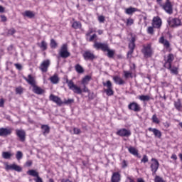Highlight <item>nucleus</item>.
<instances>
[{
	"instance_id": "nucleus-1",
	"label": "nucleus",
	"mask_w": 182,
	"mask_h": 182,
	"mask_svg": "<svg viewBox=\"0 0 182 182\" xmlns=\"http://www.w3.org/2000/svg\"><path fill=\"white\" fill-rule=\"evenodd\" d=\"M66 83L70 90H73V93H75L76 95H82V92H84V93H90V90L86 87V85H84L83 89L82 90L80 87L75 85L72 80H69L68 79H66Z\"/></svg>"
},
{
	"instance_id": "nucleus-2",
	"label": "nucleus",
	"mask_w": 182,
	"mask_h": 182,
	"mask_svg": "<svg viewBox=\"0 0 182 182\" xmlns=\"http://www.w3.org/2000/svg\"><path fill=\"white\" fill-rule=\"evenodd\" d=\"M93 48L96 49V50L106 52L109 48V44L107 43H101L95 41L93 44Z\"/></svg>"
},
{
	"instance_id": "nucleus-3",
	"label": "nucleus",
	"mask_w": 182,
	"mask_h": 182,
	"mask_svg": "<svg viewBox=\"0 0 182 182\" xmlns=\"http://www.w3.org/2000/svg\"><path fill=\"white\" fill-rule=\"evenodd\" d=\"M141 53H143L144 58H151V56H153V49H151V45L147 44L146 46H143Z\"/></svg>"
},
{
	"instance_id": "nucleus-4",
	"label": "nucleus",
	"mask_w": 182,
	"mask_h": 182,
	"mask_svg": "<svg viewBox=\"0 0 182 182\" xmlns=\"http://www.w3.org/2000/svg\"><path fill=\"white\" fill-rule=\"evenodd\" d=\"M161 7L166 14L168 15H172L173 14V4H171V1L170 0H166L165 4H161Z\"/></svg>"
},
{
	"instance_id": "nucleus-5",
	"label": "nucleus",
	"mask_w": 182,
	"mask_h": 182,
	"mask_svg": "<svg viewBox=\"0 0 182 182\" xmlns=\"http://www.w3.org/2000/svg\"><path fill=\"white\" fill-rule=\"evenodd\" d=\"M59 55L63 59H66L70 56V53L68 50V44H63L59 51Z\"/></svg>"
},
{
	"instance_id": "nucleus-6",
	"label": "nucleus",
	"mask_w": 182,
	"mask_h": 182,
	"mask_svg": "<svg viewBox=\"0 0 182 182\" xmlns=\"http://www.w3.org/2000/svg\"><path fill=\"white\" fill-rule=\"evenodd\" d=\"M102 85L107 87V89L105 90L107 96H113L114 92L113 91L112 82L110 80H107L106 82H103Z\"/></svg>"
},
{
	"instance_id": "nucleus-7",
	"label": "nucleus",
	"mask_w": 182,
	"mask_h": 182,
	"mask_svg": "<svg viewBox=\"0 0 182 182\" xmlns=\"http://www.w3.org/2000/svg\"><path fill=\"white\" fill-rule=\"evenodd\" d=\"M168 25L171 26V28H174V26H181V20L177 18H171L169 17L167 19Z\"/></svg>"
},
{
	"instance_id": "nucleus-8",
	"label": "nucleus",
	"mask_w": 182,
	"mask_h": 182,
	"mask_svg": "<svg viewBox=\"0 0 182 182\" xmlns=\"http://www.w3.org/2000/svg\"><path fill=\"white\" fill-rule=\"evenodd\" d=\"M151 161H152L150 166L152 176H156V173H157V170H159V167H160V163H159V161L154 158H152Z\"/></svg>"
},
{
	"instance_id": "nucleus-9",
	"label": "nucleus",
	"mask_w": 182,
	"mask_h": 182,
	"mask_svg": "<svg viewBox=\"0 0 182 182\" xmlns=\"http://www.w3.org/2000/svg\"><path fill=\"white\" fill-rule=\"evenodd\" d=\"M82 57L84 58V60H95L96 59V55H95V53H93L90 50H87L84 51L82 53Z\"/></svg>"
},
{
	"instance_id": "nucleus-10",
	"label": "nucleus",
	"mask_w": 182,
	"mask_h": 182,
	"mask_svg": "<svg viewBox=\"0 0 182 182\" xmlns=\"http://www.w3.org/2000/svg\"><path fill=\"white\" fill-rule=\"evenodd\" d=\"M116 134L117 136H120V137H130L132 136V131L130 129H127L126 128H122L119 129Z\"/></svg>"
},
{
	"instance_id": "nucleus-11",
	"label": "nucleus",
	"mask_w": 182,
	"mask_h": 182,
	"mask_svg": "<svg viewBox=\"0 0 182 182\" xmlns=\"http://www.w3.org/2000/svg\"><path fill=\"white\" fill-rule=\"evenodd\" d=\"M50 66V60L48 59L46 60H43L40 66H39V69L40 70H41V72L43 73H46V72H48L49 67Z\"/></svg>"
},
{
	"instance_id": "nucleus-12",
	"label": "nucleus",
	"mask_w": 182,
	"mask_h": 182,
	"mask_svg": "<svg viewBox=\"0 0 182 182\" xmlns=\"http://www.w3.org/2000/svg\"><path fill=\"white\" fill-rule=\"evenodd\" d=\"M152 26L156 29H160L161 28V25H163V21L160 16H154L152 19Z\"/></svg>"
},
{
	"instance_id": "nucleus-13",
	"label": "nucleus",
	"mask_w": 182,
	"mask_h": 182,
	"mask_svg": "<svg viewBox=\"0 0 182 182\" xmlns=\"http://www.w3.org/2000/svg\"><path fill=\"white\" fill-rule=\"evenodd\" d=\"M136 38L132 37L131 41L129 43V50L127 53V58H130L132 55H133V52H134V48H136Z\"/></svg>"
},
{
	"instance_id": "nucleus-14",
	"label": "nucleus",
	"mask_w": 182,
	"mask_h": 182,
	"mask_svg": "<svg viewBox=\"0 0 182 182\" xmlns=\"http://www.w3.org/2000/svg\"><path fill=\"white\" fill-rule=\"evenodd\" d=\"M128 109L132 112H139L141 110V107L137 102H132L128 105Z\"/></svg>"
},
{
	"instance_id": "nucleus-15",
	"label": "nucleus",
	"mask_w": 182,
	"mask_h": 182,
	"mask_svg": "<svg viewBox=\"0 0 182 182\" xmlns=\"http://www.w3.org/2000/svg\"><path fill=\"white\" fill-rule=\"evenodd\" d=\"M49 100H50L51 102H53L54 103L58 105V106H61L63 105V101H62L60 97L55 96L53 94H51L50 95Z\"/></svg>"
},
{
	"instance_id": "nucleus-16",
	"label": "nucleus",
	"mask_w": 182,
	"mask_h": 182,
	"mask_svg": "<svg viewBox=\"0 0 182 182\" xmlns=\"http://www.w3.org/2000/svg\"><path fill=\"white\" fill-rule=\"evenodd\" d=\"M23 79L28 83V85H31V86L34 87L36 85V81L35 80V77L32 76V75L29 74L28 75V77L26 76H23Z\"/></svg>"
},
{
	"instance_id": "nucleus-17",
	"label": "nucleus",
	"mask_w": 182,
	"mask_h": 182,
	"mask_svg": "<svg viewBox=\"0 0 182 182\" xmlns=\"http://www.w3.org/2000/svg\"><path fill=\"white\" fill-rule=\"evenodd\" d=\"M173 60H174V55L173 54H168L167 56V59L165 62L164 67L165 68H171V63H173Z\"/></svg>"
},
{
	"instance_id": "nucleus-18",
	"label": "nucleus",
	"mask_w": 182,
	"mask_h": 182,
	"mask_svg": "<svg viewBox=\"0 0 182 182\" xmlns=\"http://www.w3.org/2000/svg\"><path fill=\"white\" fill-rule=\"evenodd\" d=\"M16 134L19 138L21 141H25V139L26 136V133L23 129H16Z\"/></svg>"
},
{
	"instance_id": "nucleus-19",
	"label": "nucleus",
	"mask_w": 182,
	"mask_h": 182,
	"mask_svg": "<svg viewBox=\"0 0 182 182\" xmlns=\"http://www.w3.org/2000/svg\"><path fill=\"white\" fill-rule=\"evenodd\" d=\"M12 133L11 129L8 128H0V136L1 137H6V136H9Z\"/></svg>"
},
{
	"instance_id": "nucleus-20",
	"label": "nucleus",
	"mask_w": 182,
	"mask_h": 182,
	"mask_svg": "<svg viewBox=\"0 0 182 182\" xmlns=\"http://www.w3.org/2000/svg\"><path fill=\"white\" fill-rule=\"evenodd\" d=\"M122 180V176L119 172H114L111 177V182H120Z\"/></svg>"
},
{
	"instance_id": "nucleus-21",
	"label": "nucleus",
	"mask_w": 182,
	"mask_h": 182,
	"mask_svg": "<svg viewBox=\"0 0 182 182\" xmlns=\"http://www.w3.org/2000/svg\"><path fill=\"white\" fill-rule=\"evenodd\" d=\"M149 132H151L155 137H157L158 139H161V131L159 130L156 128H151L149 127L148 129Z\"/></svg>"
},
{
	"instance_id": "nucleus-22",
	"label": "nucleus",
	"mask_w": 182,
	"mask_h": 182,
	"mask_svg": "<svg viewBox=\"0 0 182 182\" xmlns=\"http://www.w3.org/2000/svg\"><path fill=\"white\" fill-rule=\"evenodd\" d=\"M6 168L7 170H14L15 171H18V172L22 171V168H21V166L15 164H13L11 165H7Z\"/></svg>"
},
{
	"instance_id": "nucleus-23",
	"label": "nucleus",
	"mask_w": 182,
	"mask_h": 182,
	"mask_svg": "<svg viewBox=\"0 0 182 182\" xmlns=\"http://www.w3.org/2000/svg\"><path fill=\"white\" fill-rule=\"evenodd\" d=\"M159 43H161L162 45H164L166 49H168V48H170V42L164 39V36L159 38Z\"/></svg>"
},
{
	"instance_id": "nucleus-24",
	"label": "nucleus",
	"mask_w": 182,
	"mask_h": 182,
	"mask_svg": "<svg viewBox=\"0 0 182 182\" xmlns=\"http://www.w3.org/2000/svg\"><path fill=\"white\" fill-rule=\"evenodd\" d=\"M128 151L129 153H130V154H132V156L139 157V150H137L136 148L133 146H129L128 147Z\"/></svg>"
},
{
	"instance_id": "nucleus-25",
	"label": "nucleus",
	"mask_w": 182,
	"mask_h": 182,
	"mask_svg": "<svg viewBox=\"0 0 182 182\" xmlns=\"http://www.w3.org/2000/svg\"><path fill=\"white\" fill-rule=\"evenodd\" d=\"M23 16H26L27 18H29L30 19H32V18H35V13L33 11H31L29 10H27L24 11L22 14Z\"/></svg>"
},
{
	"instance_id": "nucleus-26",
	"label": "nucleus",
	"mask_w": 182,
	"mask_h": 182,
	"mask_svg": "<svg viewBox=\"0 0 182 182\" xmlns=\"http://www.w3.org/2000/svg\"><path fill=\"white\" fill-rule=\"evenodd\" d=\"M33 92L36 93V95H42L43 93V90L36 85V84L33 87Z\"/></svg>"
},
{
	"instance_id": "nucleus-27",
	"label": "nucleus",
	"mask_w": 182,
	"mask_h": 182,
	"mask_svg": "<svg viewBox=\"0 0 182 182\" xmlns=\"http://www.w3.org/2000/svg\"><path fill=\"white\" fill-rule=\"evenodd\" d=\"M50 80L53 85H58L59 83V77L58 76V74H54L53 76L50 77Z\"/></svg>"
},
{
	"instance_id": "nucleus-28",
	"label": "nucleus",
	"mask_w": 182,
	"mask_h": 182,
	"mask_svg": "<svg viewBox=\"0 0 182 182\" xmlns=\"http://www.w3.org/2000/svg\"><path fill=\"white\" fill-rule=\"evenodd\" d=\"M113 80L116 83V85H124V80H123V79H122V77L119 76H114L113 77Z\"/></svg>"
},
{
	"instance_id": "nucleus-29",
	"label": "nucleus",
	"mask_w": 182,
	"mask_h": 182,
	"mask_svg": "<svg viewBox=\"0 0 182 182\" xmlns=\"http://www.w3.org/2000/svg\"><path fill=\"white\" fill-rule=\"evenodd\" d=\"M174 107L178 110V112H181V100L178 99L177 101H174L173 102Z\"/></svg>"
},
{
	"instance_id": "nucleus-30",
	"label": "nucleus",
	"mask_w": 182,
	"mask_h": 182,
	"mask_svg": "<svg viewBox=\"0 0 182 182\" xmlns=\"http://www.w3.org/2000/svg\"><path fill=\"white\" fill-rule=\"evenodd\" d=\"M106 52H107V56H108L110 59H113V58H114V53H116L114 50H112L109 47H108Z\"/></svg>"
},
{
	"instance_id": "nucleus-31",
	"label": "nucleus",
	"mask_w": 182,
	"mask_h": 182,
	"mask_svg": "<svg viewBox=\"0 0 182 182\" xmlns=\"http://www.w3.org/2000/svg\"><path fill=\"white\" fill-rule=\"evenodd\" d=\"M134 12H137L136 8L129 7L125 9V14H127V15H132V14H134Z\"/></svg>"
},
{
	"instance_id": "nucleus-32",
	"label": "nucleus",
	"mask_w": 182,
	"mask_h": 182,
	"mask_svg": "<svg viewBox=\"0 0 182 182\" xmlns=\"http://www.w3.org/2000/svg\"><path fill=\"white\" fill-rule=\"evenodd\" d=\"M43 134H49V132H50V127L48 125H42L41 126Z\"/></svg>"
},
{
	"instance_id": "nucleus-33",
	"label": "nucleus",
	"mask_w": 182,
	"mask_h": 182,
	"mask_svg": "<svg viewBox=\"0 0 182 182\" xmlns=\"http://www.w3.org/2000/svg\"><path fill=\"white\" fill-rule=\"evenodd\" d=\"M27 174H28V176H32V177H36V178L39 177V173L33 169L28 171Z\"/></svg>"
},
{
	"instance_id": "nucleus-34",
	"label": "nucleus",
	"mask_w": 182,
	"mask_h": 182,
	"mask_svg": "<svg viewBox=\"0 0 182 182\" xmlns=\"http://www.w3.org/2000/svg\"><path fill=\"white\" fill-rule=\"evenodd\" d=\"M75 70H76L77 73H83L85 72V69H83V67L80 65V64H77L75 66Z\"/></svg>"
},
{
	"instance_id": "nucleus-35",
	"label": "nucleus",
	"mask_w": 182,
	"mask_h": 182,
	"mask_svg": "<svg viewBox=\"0 0 182 182\" xmlns=\"http://www.w3.org/2000/svg\"><path fill=\"white\" fill-rule=\"evenodd\" d=\"M92 79V77L90 75H86L85 77L82 80V85H87L89 82H90V80Z\"/></svg>"
},
{
	"instance_id": "nucleus-36",
	"label": "nucleus",
	"mask_w": 182,
	"mask_h": 182,
	"mask_svg": "<svg viewBox=\"0 0 182 182\" xmlns=\"http://www.w3.org/2000/svg\"><path fill=\"white\" fill-rule=\"evenodd\" d=\"M166 69H168V70H170L171 73H172L173 75H178V68L177 67H171V68H166Z\"/></svg>"
},
{
	"instance_id": "nucleus-37",
	"label": "nucleus",
	"mask_w": 182,
	"mask_h": 182,
	"mask_svg": "<svg viewBox=\"0 0 182 182\" xmlns=\"http://www.w3.org/2000/svg\"><path fill=\"white\" fill-rule=\"evenodd\" d=\"M2 157L3 159H5L6 160H9L12 157V154L8 151H4L2 152Z\"/></svg>"
},
{
	"instance_id": "nucleus-38",
	"label": "nucleus",
	"mask_w": 182,
	"mask_h": 182,
	"mask_svg": "<svg viewBox=\"0 0 182 182\" xmlns=\"http://www.w3.org/2000/svg\"><path fill=\"white\" fill-rule=\"evenodd\" d=\"M72 28L74 29H80L82 28V23L80 21H75L72 24Z\"/></svg>"
},
{
	"instance_id": "nucleus-39",
	"label": "nucleus",
	"mask_w": 182,
	"mask_h": 182,
	"mask_svg": "<svg viewBox=\"0 0 182 182\" xmlns=\"http://www.w3.org/2000/svg\"><path fill=\"white\" fill-rule=\"evenodd\" d=\"M139 99L141 102H149L151 98L149 95H140Z\"/></svg>"
},
{
	"instance_id": "nucleus-40",
	"label": "nucleus",
	"mask_w": 182,
	"mask_h": 182,
	"mask_svg": "<svg viewBox=\"0 0 182 182\" xmlns=\"http://www.w3.org/2000/svg\"><path fill=\"white\" fill-rule=\"evenodd\" d=\"M50 46L51 49H56V48H58V43H56L55 39L50 40Z\"/></svg>"
},
{
	"instance_id": "nucleus-41",
	"label": "nucleus",
	"mask_w": 182,
	"mask_h": 182,
	"mask_svg": "<svg viewBox=\"0 0 182 182\" xmlns=\"http://www.w3.org/2000/svg\"><path fill=\"white\" fill-rule=\"evenodd\" d=\"M151 120L154 123H156V124H159L160 123V119H159V118L157 117V115L156 114H154L152 116Z\"/></svg>"
},
{
	"instance_id": "nucleus-42",
	"label": "nucleus",
	"mask_w": 182,
	"mask_h": 182,
	"mask_svg": "<svg viewBox=\"0 0 182 182\" xmlns=\"http://www.w3.org/2000/svg\"><path fill=\"white\" fill-rule=\"evenodd\" d=\"M72 103H75L74 99H68V100L65 99L64 101L63 102V105H72Z\"/></svg>"
},
{
	"instance_id": "nucleus-43",
	"label": "nucleus",
	"mask_w": 182,
	"mask_h": 182,
	"mask_svg": "<svg viewBox=\"0 0 182 182\" xmlns=\"http://www.w3.org/2000/svg\"><path fill=\"white\" fill-rule=\"evenodd\" d=\"M40 48L43 50H46L48 49V43H46L45 41H41Z\"/></svg>"
},
{
	"instance_id": "nucleus-44",
	"label": "nucleus",
	"mask_w": 182,
	"mask_h": 182,
	"mask_svg": "<svg viewBox=\"0 0 182 182\" xmlns=\"http://www.w3.org/2000/svg\"><path fill=\"white\" fill-rule=\"evenodd\" d=\"M23 157V154H22V151H18L16 154V159L17 160H21Z\"/></svg>"
},
{
	"instance_id": "nucleus-45",
	"label": "nucleus",
	"mask_w": 182,
	"mask_h": 182,
	"mask_svg": "<svg viewBox=\"0 0 182 182\" xmlns=\"http://www.w3.org/2000/svg\"><path fill=\"white\" fill-rule=\"evenodd\" d=\"M133 23H134V20H133V18H127V23H126L127 26H132Z\"/></svg>"
},
{
	"instance_id": "nucleus-46",
	"label": "nucleus",
	"mask_w": 182,
	"mask_h": 182,
	"mask_svg": "<svg viewBox=\"0 0 182 182\" xmlns=\"http://www.w3.org/2000/svg\"><path fill=\"white\" fill-rule=\"evenodd\" d=\"M154 181V182H166V181H164V179H163V178L159 176H155Z\"/></svg>"
},
{
	"instance_id": "nucleus-47",
	"label": "nucleus",
	"mask_w": 182,
	"mask_h": 182,
	"mask_svg": "<svg viewBox=\"0 0 182 182\" xmlns=\"http://www.w3.org/2000/svg\"><path fill=\"white\" fill-rule=\"evenodd\" d=\"M147 33H148L149 35H153V33H154V27H153V26L148 27V28H147Z\"/></svg>"
},
{
	"instance_id": "nucleus-48",
	"label": "nucleus",
	"mask_w": 182,
	"mask_h": 182,
	"mask_svg": "<svg viewBox=\"0 0 182 182\" xmlns=\"http://www.w3.org/2000/svg\"><path fill=\"white\" fill-rule=\"evenodd\" d=\"M149 161V157L147 156V155H144L143 158L141 160V163H147Z\"/></svg>"
},
{
	"instance_id": "nucleus-49",
	"label": "nucleus",
	"mask_w": 182,
	"mask_h": 182,
	"mask_svg": "<svg viewBox=\"0 0 182 182\" xmlns=\"http://www.w3.org/2000/svg\"><path fill=\"white\" fill-rule=\"evenodd\" d=\"M23 92V90L22 87H17V88L16 89V93L17 95H22Z\"/></svg>"
},
{
	"instance_id": "nucleus-50",
	"label": "nucleus",
	"mask_w": 182,
	"mask_h": 182,
	"mask_svg": "<svg viewBox=\"0 0 182 182\" xmlns=\"http://www.w3.org/2000/svg\"><path fill=\"white\" fill-rule=\"evenodd\" d=\"M129 163L126 160H123L122 163V168H126L128 166Z\"/></svg>"
},
{
	"instance_id": "nucleus-51",
	"label": "nucleus",
	"mask_w": 182,
	"mask_h": 182,
	"mask_svg": "<svg viewBox=\"0 0 182 182\" xmlns=\"http://www.w3.org/2000/svg\"><path fill=\"white\" fill-rule=\"evenodd\" d=\"M73 132L74 134H80L81 133L80 129L76 127L73 128Z\"/></svg>"
},
{
	"instance_id": "nucleus-52",
	"label": "nucleus",
	"mask_w": 182,
	"mask_h": 182,
	"mask_svg": "<svg viewBox=\"0 0 182 182\" xmlns=\"http://www.w3.org/2000/svg\"><path fill=\"white\" fill-rule=\"evenodd\" d=\"M96 38H97V35H96V34H93L92 36H91L90 37V38H89V42H93V41L95 40V39H96Z\"/></svg>"
},
{
	"instance_id": "nucleus-53",
	"label": "nucleus",
	"mask_w": 182,
	"mask_h": 182,
	"mask_svg": "<svg viewBox=\"0 0 182 182\" xmlns=\"http://www.w3.org/2000/svg\"><path fill=\"white\" fill-rule=\"evenodd\" d=\"M16 30H15V28H11L8 31V34L9 35H14V33H16Z\"/></svg>"
},
{
	"instance_id": "nucleus-54",
	"label": "nucleus",
	"mask_w": 182,
	"mask_h": 182,
	"mask_svg": "<svg viewBox=\"0 0 182 182\" xmlns=\"http://www.w3.org/2000/svg\"><path fill=\"white\" fill-rule=\"evenodd\" d=\"M98 21L99 22H100L101 23H102L103 22H105V16H100L98 17Z\"/></svg>"
},
{
	"instance_id": "nucleus-55",
	"label": "nucleus",
	"mask_w": 182,
	"mask_h": 182,
	"mask_svg": "<svg viewBox=\"0 0 182 182\" xmlns=\"http://www.w3.org/2000/svg\"><path fill=\"white\" fill-rule=\"evenodd\" d=\"M124 77L127 78L129 76H132V73L128 71H124Z\"/></svg>"
},
{
	"instance_id": "nucleus-56",
	"label": "nucleus",
	"mask_w": 182,
	"mask_h": 182,
	"mask_svg": "<svg viewBox=\"0 0 182 182\" xmlns=\"http://www.w3.org/2000/svg\"><path fill=\"white\" fill-rule=\"evenodd\" d=\"M14 65L18 70H22V65L21 64L16 63Z\"/></svg>"
},
{
	"instance_id": "nucleus-57",
	"label": "nucleus",
	"mask_w": 182,
	"mask_h": 182,
	"mask_svg": "<svg viewBox=\"0 0 182 182\" xmlns=\"http://www.w3.org/2000/svg\"><path fill=\"white\" fill-rule=\"evenodd\" d=\"M32 164H33L32 161H27L26 162V167H31V166H32Z\"/></svg>"
},
{
	"instance_id": "nucleus-58",
	"label": "nucleus",
	"mask_w": 182,
	"mask_h": 182,
	"mask_svg": "<svg viewBox=\"0 0 182 182\" xmlns=\"http://www.w3.org/2000/svg\"><path fill=\"white\" fill-rule=\"evenodd\" d=\"M1 22H6V21H8V18H6V16H5V15H1Z\"/></svg>"
},
{
	"instance_id": "nucleus-59",
	"label": "nucleus",
	"mask_w": 182,
	"mask_h": 182,
	"mask_svg": "<svg viewBox=\"0 0 182 182\" xmlns=\"http://www.w3.org/2000/svg\"><path fill=\"white\" fill-rule=\"evenodd\" d=\"M7 50H9V52H12V50H14V45H10L8 48H7Z\"/></svg>"
},
{
	"instance_id": "nucleus-60",
	"label": "nucleus",
	"mask_w": 182,
	"mask_h": 182,
	"mask_svg": "<svg viewBox=\"0 0 182 182\" xmlns=\"http://www.w3.org/2000/svg\"><path fill=\"white\" fill-rule=\"evenodd\" d=\"M5 103V100L3 98L0 100V107H4V105Z\"/></svg>"
},
{
	"instance_id": "nucleus-61",
	"label": "nucleus",
	"mask_w": 182,
	"mask_h": 182,
	"mask_svg": "<svg viewBox=\"0 0 182 182\" xmlns=\"http://www.w3.org/2000/svg\"><path fill=\"white\" fill-rule=\"evenodd\" d=\"M34 181H36V182H43V181H42V178H40L39 176H38V178H35Z\"/></svg>"
},
{
	"instance_id": "nucleus-62",
	"label": "nucleus",
	"mask_w": 182,
	"mask_h": 182,
	"mask_svg": "<svg viewBox=\"0 0 182 182\" xmlns=\"http://www.w3.org/2000/svg\"><path fill=\"white\" fill-rule=\"evenodd\" d=\"M4 12H5V9L4 6H0V14H4Z\"/></svg>"
},
{
	"instance_id": "nucleus-63",
	"label": "nucleus",
	"mask_w": 182,
	"mask_h": 182,
	"mask_svg": "<svg viewBox=\"0 0 182 182\" xmlns=\"http://www.w3.org/2000/svg\"><path fill=\"white\" fill-rule=\"evenodd\" d=\"M171 159H173V160H177V155H176V154H172Z\"/></svg>"
},
{
	"instance_id": "nucleus-64",
	"label": "nucleus",
	"mask_w": 182,
	"mask_h": 182,
	"mask_svg": "<svg viewBox=\"0 0 182 182\" xmlns=\"http://www.w3.org/2000/svg\"><path fill=\"white\" fill-rule=\"evenodd\" d=\"M93 31L90 30L88 32L86 33V36H90V34L92 33Z\"/></svg>"
}]
</instances>
